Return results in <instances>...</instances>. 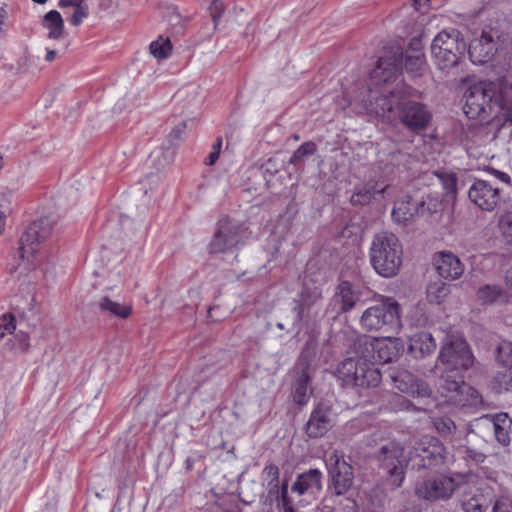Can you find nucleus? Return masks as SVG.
<instances>
[{"label":"nucleus","instance_id":"51","mask_svg":"<svg viewBox=\"0 0 512 512\" xmlns=\"http://www.w3.org/2000/svg\"><path fill=\"white\" fill-rule=\"evenodd\" d=\"M84 3V0H60V7H73L76 8Z\"/></svg>","mask_w":512,"mask_h":512},{"label":"nucleus","instance_id":"42","mask_svg":"<svg viewBox=\"0 0 512 512\" xmlns=\"http://www.w3.org/2000/svg\"><path fill=\"white\" fill-rule=\"evenodd\" d=\"M436 430L443 436L450 435L456 429L455 423L447 417H440L434 420Z\"/></svg>","mask_w":512,"mask_h":512},{"label":"nucleus","instance_id":"7","mask_svg":"<svg viewBox=\"0 0 512 512\" xmlns=\"http://www.w3.org/2000/svg\"><path fill=\"white\" fill-rule=\"evenodd\" d=\"M466 48V42L458 30H443L432 41L431 55L437 67L446 70L459 63Z\"/></svg>","mask_w":512,"mask_h":512},{"label":"nucleus","instance_id":"39","mask_svg":"<svg viewBox=\"0 0 512 512\" xmlns=\"http://www.w3.org/2000/svg\"><path fill=\"white\" fill-rule=\"evenodd\" d=\"M172 51V44L169 38L159 37L150 44V52L157 59H166Z\"/></svg>","mask_w":512,"mask_h":512},{"label":"nucleus","instance_id":"23","mask_svg":"<svg viewBox=\"0 0 512 512\" xmlns=\"http://www.w3.org/2000/svg\"><path fill=\"white\" fill-rule=\"evenodd\" d=\"M477 299L484 305H503L510 301V294L500 285L485 284L478 288Z\"/></svg>","mask_w":512,"mask_h":512},{"label":"nucleus","instance_id":"62","mask_svg":"<svg viewBox=\"0 0 512 512\" xmlns=\"http://www.w3.org/2000/svg\"><path fill=\"white\" fill-rule=\"evenodd\" d=\"M193 462H194V461H193V459H192V458H190V457H188V458L186 459V466H187V469H192Z\"/></svg>","mask_w":512,"mask_h":512},{"label":"nucleus","instance_id":"43","mask_svg":"<svg viewBox=\"0 0 512 512\" xmlns=\"http://www.w3.org/2000/svg\"><path fill=\"white\" fill-rule=\"evenodd\" d=\"M186 129L187 124L185 121H182L174 126V128L168 134V141L172 146L178 145L184 140Z\"/></svg>","mask_w":512,"mask_h":512},{"label":"nucleus","instance_id":"38","mask_svg":"<svg viewBox=\"0 0 512 512\" xmlns=\"http://www.w3.org/2000/svg\"><path fill=\"white\" fill-rule=\"evenodd\" d=\"M262 474L265 480H267L269 494L273 495L274 493H278L280 475L278 466L274 464H268L264 467Z\"/></svg>","mask_w":512,"mask_h":512},{"label":"nucleus","instance_id":"21","mask_svg":"<svg viewBox=\"0 0 512 512\" xmlns=\"http://www.w3.org/2000/svg\"><path fill=\"white\" fill-rule=\"evenodd\" d=\"M371 347V358L375 361L387 363L393 361L399 354L397 343L390 336L381 339H371L365 342Z\"/></svg>","mask_w":512,"mask_h":512},{"label":"nucleus","instance_id":"58","mask_svg":"<svg viewBox=\"0 0 512 512\" xmlns=\"http://www.w3.org/2000/svg\"><path fill=\"white\" fill-rule=\"evenodd\" d=\"M400 157H404V154L401 153L400 151L393 152L391 154V161L395 162V164L398 165L400 163V160H399Z\"/></svg>","mask_w":512,"mask_h":512},{"label":"nucleus","instance_id":"25","mask_svg":"<svg viewBox=\"0 0 512 512\" xmlns=\"http://www.w3.org/2000/svg\"><path fill=\"white\" fill-rule=\"evenodd\" d=\"M440 371V388L446 392L444 396L451 403V398L458 394L466 384L464 381L463 371H446L445 369H438Z\"/></svg>","mask_w":512,"mask_h":512},{"label":"nucleus","instance_id":"13","mask_svg":"<svg viewBox=\"0 0 512 512\" xmlns=\"http://www.w3.org/2000/svg\"><path fill=\"white\" fill-rule=\"evenodd\" d=\"M469 200L479 209L492 212L502 202V189L488 180L475 179L468 190Z\"/></svg>","mask_w":512,"mask_h":512},{"label":"nucleus","instance_id":"57","mask_svg":"<svg viewBox=\"0 0 512 512\" xmlns=\"http://www.w3.org/2000/svg\"><path fill=\"white\" fill-rule=\"evenodd\" d=\"M504 118L506 122L512 123V104L506 108Z\"/></svg>","mask_w":512,"mask_h":512},{"label":"nucleus","instance_id":"31","mask_svg":"<svg viewBox=\"0 0 512 512\" xmlns=\"http://www.w3.org/2000/svg\"><path fill=\"white\" fill-rule=\"evenodd\" d=\"M99 309L102 312L110 313L113 316L126 319L131 315L132 307L111 300L109 297H102L98 302Z\"/></svg>","mask_w":512,"mask_h":512},{"label":"nucleus","instance_id":"33","mask_svg":"<svg viewBox=\"0 0 512 512\" xmlns=\"http://www.w3.org/2000/svg\"><path fill=\"white\" fill-rule=\"evenodd\" d=\"M450 285L441 280L430 283L427 286V299L430 303L441 304L450 294Z\"/></svg>","mask_w":512,"mask_h":512},{"label":"nucleus","instance_id":"64","mask_svg":"<svg viewBox=\"0 0 512 512\" xmlns=\"http://www.w3.org/2000/svg\"><path fill=\"white\" fill-rule=\"evenodd\" d=\"M36 3L44 4L47 0H33Z\"/></svg>","mask_w":512,"mask_h":512},{"label":"nucleus","instance_id":"54","mask_svg":"<svg viewBox=\"0 0 512 512\" xmlns=\"http://www.w3.org/2000/svg\"><path fill=\"white\" fill-rule=\"evenodd\" d=\"M276 495L280 494V495H286L288 494V480H285L281 486L279 485V491L278 493H275Z\"/></svg>","mask_w":512,"mask_h":512},{"label":"nucleus","instance_id":"44","mask_svg":"<svg viewBox=\"0 0 512 512\" xmlns=\"http://www.w3.org/2000/svg\"><path fill=\"white\" fill-rule=\"evenodd\" d=\"M16 329L15 318L11 314L0 317V340L6 335L12 334Z\"/></svg>","mask_w":512,"mask_h":512},{"label":"nucleus","instance_id":"63","mask_svg":"<svg viewBox=\"0 0 512 512\" xmlns=\"http://www.w3.org/2000/svg\"><path fill=\"white\" fill-rule=\"evenodd\" d=\"M292 137L295 141H298L300 139V136L298 134H294Z\"/></svg>","mask_w":512,"mask_h":512},{"label":"nucleus","instance_id":"59","mask_svg":"<svg viewBox=\"0 0 512 512\" xmlns=\"http://www.w3.org/2000/svg\"><path fill=\"white\" fill-rule=\"evenodd\" d=\"M57 52L55 50H47L45 60L51 62L55 59Z\"/></svg>","mask_w":512,"mask_h":512},{"label":"nucleus","instance_id":"18","mask_svg":"<svg viewBox=\"0 0 512 512\" xmlns=\"http://www.w3.org/2000/svg\"><path fill=\"white\" fill-rule=\"evenodd\" d=\"M433 266L438 275L445 280L459 279L465 270L461 260L450 251H440L433 256Z\"/></svg>","mask_w":512,"mask_h":512},{"label":"nucleus","instance_id":"17","mask_svg":"<svg viewBox=\"0 0 512 512\" xmlns=\"http://www.w3.org/2000/svg\"><path fill=\"white\" fill-rule=\"evenodd\" d=\"M394 386L401 392L417 397H429L431 390L428 384L416 378L410 371L406 369H391L389 371Z\"/></svg>","mask_w":512,"mask_h":512},{"label":"nucleus","instance_id":"50","mask_svg":"<svg viewBox=\"0 0 512 512\" xmlns=\"http://www.w3.org/2000/svg\"><path fill=\"white\" fill-rule=\"evenodd\" d=\"M466 455L471 458L473 461L479 463V462H483L484 459H485V455L483 453H480V452H476L474 450H471L469 448H466Z\"/></svg>","mask_w":512,"mask_h":512},{"label":"nucleus","instance_id":"28","mask_svg":"<svg viewBox=\"0 0 512 512\" xmlns=\"http://www.w3.org/2000/svg\"><path fill=\"white\" fill-rule=\"evenodd\" d=\"M436 349V342L428 332H421L410 339L409 351L415 358L430 355Z\"/></svg>","mask_w":512,"mask_h":512},{"label":"nucleus","instance_id":"30","mask_svg":"<svg viewBox=\"0 0 512 512\" xmlns=\"http://www.w3.org/2000/svg\"><path fill=\"white\" fill-rule=\"evenodd\" d=\"M511 419L506 413H500L493 417V429L497 441L507 446L510 444Z\"/></svg>","mask_w":512,"mask_h":512},{"label":"nucleus","instance_id":"11","mask_svg":"<svg viewBox=\"0 0 512 512\" xmlns=\"http://www.w3.org/2000/svg\"><path fill=\"white\" fill-rule=\"evenodd\" d=\"M247 238L246 227L229 217L218 221L217 230L209 244L211 254L225 253L243 245Z\"/></svg>","mask_w":512,"mask_h":512},{"label":"nucleus","instance_id":"37","mask_svg":"<svg viewBox=\"0 0 512 512\" xmlns=\"http://www.w3.org/2000/svg\"><path fill=\"white\" fill-rule=\"evenodd\" d=\"M491 501H488L482 494H477L463 501L462 508L464 512H485Z\"/></svg>","mask_w":512,"mask_h":512},{"label":"nucleus","instance_id":"45","mask_svg":"<svg viewBox=\"0 0 512 512\" xmlns=\"http://www.w3.org/2000/svg\"><path fill=\"white\" fill-rule=\"evenodd\" d=\"M225 7L221 0H213L210 7L209 12L214 22L215 27L218 25L222 14L224 13Z\"/></svg>","mask_w":512,"mask_h":512},{"label":"nucleus","instance_id":"6","mask_svg":"<svg viewBox=\"0 0 512 512\" xmlns=\"http://www.w3.org/2000/svg\"><path fill=\"white\" fill-rule=\"evenodd\" d=\"M336 376L343 386L370 388L381 382V372L373 363L363 357L343 360L337 368Z\"/></svg>","mask_w":512,"mask_h":512},{"label":"nucleus","instance_id":"41","mask_svg":"<svg viewBox=\"0 0 512 512\" xmlns=\"http://www.w3.org/2000/svg\"><path fill=\"white\" fill-rule=\"evenodd\" d=\"M498 227L502 237L512 245V211H506L500 215Z\"/></svg>","mask_w":512,"mask_h":512},{"label":"nucleus","instance_id":"2","mask_svg":"<svg viewBox=\"0 0 512 512\" xmlns=\"http://www.w3.org/2000/svg\"><path fill=\"white\" fill-rule=\"evenodd\" d=\"M403 60L407 74L413 78L423 75L426 70V59L419 40L414 39L405 53L397 49L380 57L372 71V78L379 82H390L400 73Z\"/></svg>","mask_w":512,"mask_h":512},{"label":"nucleus","instance_id":"46","mask_svg":"<svg viewBox=\"0 0 512 512\" xmlns=\"http://www.w3.org/2000/svg\"><path fill=\"white\" fill-rule=\"evenodd\" d=\"M88 16V8L83 3L80 6L74 8V12L71 16L70 22L74 26H78L82 23L83 19Z\"/></svg>","mask_w":512,"mask_h":512},{"label":"nucleus","instance_id":"14","mask_svg":"<svg viewBox=\"0 0 512 512\" xmlns=\"http://www.w3.org/2000/svg\"><path fill=\"white\" fill-rule=\"evenodd\" d=\"M402 91L392 90L377 94L372 90L369 93V98L365 104V109L368 114L382 119L388 123H394L396 113V103L401 97Z\"/></svg>","mask_w":512,"mask_h":512},{"label":"nucleus","instance_id":"4","mask_svg":"<svg viewBox=\"0 0 512 512\" xmlns=\"http://www.w3.org/2000/svg\"><path fill=\"white\" fill-rule=\"evenodd\" d=\"M360 324L367 331L397 333L401 326V308L392 297L380 296L379 301L361 315Z\"/></svg>","mask_w":512,"mask_h":512},{"label":"nucleus","instance_id":"19","mask_svg":"<svg viewBox=\"0 0 512 512\" xmlns=\"http://www.w3.org/2000/svg\"><path fill=\"white\" fill-rule=\"evenodd\" d=\"M332 427L330 406L319 403L312 410L305 426V432L309 438H320Z\"/></svg>","mask_w":512,"mask_h":512},{"label":"nucleus","instance_id":"1","mask_svg":"<svg viewBox=\"0 0 512 512\" xmlns=\"http://www.w3.org/2000/svg\"><path fill=\"white\" fill-rule=\"evenodd\" d=\"M377 457L386 482L392 489H397L404 482L408 462L416 470L436 467L444 463L446 449L438 439L423 437L414 444L409 457L405 456L403 446L397 442L381 446Z\"/></svg>","mask_w":512,"mask_h":512},{"label":"nucleus","instance_id":"61","mask_svg":"<svg viewBox=\"0 0 512 512\" xmlns=\"http://www.w3.org/2000/svg\"><path fill=\"white\" fill-rule=\"evenodd\" d=\"M4 226H5V214L2 211H0V234L4 230Z\"/></svg>","mask_w":512,"mask_h":512},{"label":"nucleus","instance_id":"12","mask_svg":"<svg viewBox=\"0 0 512 512\" xmlns=\"http://www.w3.org/2000/svg\"><path fill=\"white\" fill-rule=\"evenodd\" d=\"M330 489L337 496L345 495L354 482L353 467L347 463L344 456L334 450L327 459Z\"/></svg>","mask_w":512,"mask_h":512},{"label":"nucleus","instance_id":"3","mask_svg":"<svg viewBox=\"0 0 512 512\" xmlns=\"http://www.w3.org/2000/svg\"><path fill=\"white\" fill-rule=\"evenodd\" d=\"M369 255L374 270L390 278L398 273L402 265L403 249L395 234L382 231L373 237Z\"/></svg>","mask_w":512,"mask_h":512},{"label":"nucleus","instance_id":"22","mask_svg":"<svg viewBox=\"0 0 512 512\" xmlns=\"http://www.w3.org/2000/svg\"><path fill=\"white\" fill-rule=\"evenodd\" d=\"M322 477V472L316 468L299 474L292 485V491L299 495L320 492L322 490Z\"/></svg>","mask_w":512,"mask_h":512},{"label":"nucleus","instance_id":"52","mask_svg":"<svg viewBox=\"0 0 512 512\" xmlns=\"http://www.w3.org/2000/svg\"><path fill=\"white\" fill-rule=\"evenodd\" d=\"M279 501L281 502V505H282V508H283V511L285 509H287L288 507H292V500L291 498L289 497L288 494L285 495H279Z\"/></svg>","mask_w":512,"mask_h":512},{"label":"nucleus","instance_id":"24","mask_svg":"<svg viewBox=\"0 0 512 512\" xmlns=\"http://www.w3.org/2000/svg\"><path fill=\"white\" fill-rule=\"evenodd\" d=\"M388 188L389 185L386 184L383 180L376 181L371 179L352 195L351 201L354 204H369L372 199H376L378 196H383Z\"/></svg>","mask_w":512,"mask_h":512},{"label":"nucleus","instance_id":"53","mask_svg":"<svg viewBox=\"0 0 512 512\" xmlns=\"http://www.w3.org/2000/svg\"><path fill=\"white\" fill-rule=\"evenodd\" d=\"M219 156L220 154L218 153V151H212L206 158L205 164L209 166L214 165L218 160Z\"/></svg>","mask_w":512,"mask_h":512},{"label":"nucleus","instance_id":"32","mask_svg":"<svg viewBox=\"0 0 512 512\" xmlns=\"http://www.w3.org/2000/svg\"><path fill=\"white\" fill-rule=\"evenodd\" d=\"M44 26L49 30L50 39H58L62 36L64 22L61 14L56 10H51L44 16Z\"/></svg>","mask_w":512,"mask_h":512},{"label":"nucleus","instance_id":"48","mask_svg":"<svg viewBox=\"0 0 512 512\" xmlns=\"http://www.w3.org/2000/svg\"><path fill=\"white\" fill-rule=\"evenodd\" d=\"M503 381L500 382V387L504 390H512V372H506L502 375Z\"/></svg>","mask_w":512,"mask_h":512},{"label":"nucleus","instance_id":"9","mask_svg":"<svg viewBox=\"0 0 512 512\" xmlns=\"http://www.w3.org/2000/svg\"><path fill=\"white\" fill-rule=\"evenodd\" d=\"M473 361L468 343L461 337L448 335L443 341L435 369L464 371L472 366Z\"/></svg>","mask_w":512,"mask_h":512},{"label":"nucleus","instance_id":"47","mask_svg":"<svg viewBox=\"0 0 512 512\" xmlns=\"http://www.w3.org/2000/svg\"><path fill=\"white\" fill-rule=\"evenodd\" d=\"M492 512H512V499L500 497L495 500Z\"/></svg>","mask_w":512,"mask_h":512},{"label":"nucleus","instance_id":"16","mask_svg":"<svg viewBox=\"0 0 512 512\" xmlns=\"http://www.w3.org/2000/svg\"><path fill=\"white\" fill-rule=\"evenodd\" d=\"M360 298L361 292L350 281L342 280L335 288L328 309L336 315L347 313L355 308Z\"/></svg>","mask_w":512,"mask_h":512},{"label":"nucleus","instance_id":"15","mask_svg":"<svg viewBox=\"0 0 512 512\" xmlns=\"http://www.w3.org/2000/svg\"><path fill=\"white\" fill-rule=\"evenodd\" d=\"M456 489V482L451 477L439 476L422 480L416 484L415 494L417 497L428 500L449 499Z\"/></svg>","mask_w":512,"mask_h":512},{"label":"nucleus","instance_id":"55","mask_svg":"<svg viewBox=\"0 0 512 512\" xmlns=\"http://www.w3.org/2000/svg\"><path fill=\"white\" fill-rule=\"evenodd\" d=\"M19 336H20V342H21L22 349L27 350L29 347L28 336L23 333Z\"/></svg>","mask_w":512,"mask_h":512},{"label":"nucleus","instance_id":"49","mask_svg":"<svg viewBox=\"0 0 512 512\" xmlns=\"http://www.w3.org/2000/svg\"><path fill=\"white\" fill-rule=\"evenodd\" d=\"M491 171H492V174L497 179H499L502 183H504L506 185H510L511 184V177L509 176V174H507L505 172H502V171H499V170H496V169H491Z\"/></svg>","mask_w":512,"mask_h":512},{"label":"nucleus","instance_id":"29","mask_svg":"<svg viewBox=\"0 0 512 512\" xmlns=\"http://www.w3.org/2000/svg\"><path fill=\"white\" fill-rule=\"evenodd\" d=\"M451 403L461 407H477L482 404V397L476 389L465 384L460 392L451 398Z\"/></svg>","mask_w":512,"mask_h":512},{"label":"nucleus","instance_id":"8","mask_svg":"<svg viewBox=\"0 0 512 512\" xmlns=\"http://www.w3.org/2000/svg\"><path fill=\"white\" fill-rule=\"evenodd\" d=\"M410 95L406 90L396 103L395 121L411 133L419 134L425 131L432 120V113L426 104L408 99Z\"/></svg>","mask_w":512,"mask_h":512},{"label":"nucleus","instance_id":"27","mask_svg":"<svg viewBox=\"0 0 512 512\" xmlns=\"http://www.w3.org/2000/svg\"><path fill=\"white\" fill-rule=\"evenodd\" d=\"M320 299H322V289L319 286L304 283L300 292V300L296 302L297 304L294 307L296 321L301 322L303 320L305 307H311Z\"/></svg>","mask_w":512,"mask_h":512},{"label":"nucleus","instance_id":"10","mask_svg":"<svg viewBox=\"0 0 512 512\" xmlns=\"http://www.w3.org/2000/svg\"><path fill=\"white\" fill-rule=\"evenodd\" d=\"M54 222L49 217H43L28 225L20 238L19 255L22 261H27L34 268L40 260L36 253L41 242L46 240L52 230Z\"/></svg>","mask_w":512,"mask_h":512},{"label":"nucleus","instance_id":"20","mask_svg":"<svg viewBox=\"0 0 512 512\" xmlns=\"http://www.w3.org/2000/svg\"><path fill=\"white\" fill-rule=\"evenodd\" d=\"M309 382V364L305 362L298 363L295 367V380L292 388V396L294 402L300 406L307 404L312 393V389L309 387Z\"/></svg>","mask_w":512,"mask_h":512},{"label":"nucleus","instance_id":"26","mask_svg":"<svg viewBox=\"0 0 512 512\" xmlns=\"http://www.w3.org/2000/svg\"><path fill=\"white\" fill-rule=\"evenodd\" d=\"M493 43L490 35L483 33L479 39L472 41L468 53L473 63H485L493 55Z\"/></svg>","mask_w":512,"mask_h":512},{"label":"nucleus","instance_id":"56","mask_svg":"<svg viewBox=\"0 0 512 512\" xmlns=\"http://www.w3.org/2000/svg\"><path fill=\"white\" fill-rule=\"evenodd\" d=\"M5 17H6V11L4 9L0 8V37L3 36V34H4L3 24H4Z\"/></svg>","mask_w":512,"mask_h":512},{"label":"nucleus","instance_id":"34","mask_svg":"<svg viewBox=\"0 0 512 512\" xmlns=\"http://www.w3.org/2000/svg\"><path fill=\"white\" fill-rule=\"evenodd\" d=\"M415 207L408 200H397L392 210V218L397 223H405L414 215Z\"/></svg>","mask_w":512,"mask_h":512},{"label":"nucleus","instance_id":"60","mask_svg":"<svg viewBox=\"0 0 512 512\" xmlns=\"http://www.w3.org/2000/svg\"><path fill=\"white\" fill-rule=\"evenodd\" d=\"M221 147H222V138L218 137L212 147V149H213L212 151H218V153L220 154Z\"/></svg>","mask_w":512,"mask_h":512},{"label":"nucleus","instance_id":"36","mask_svg":"<svg viewBox=\"0 0 512 512\" xmlns=\"http://www.w3.org/2000/svg\"><path fill=\"white\" fill-rule=\"evenodd\" d=\"M494 355L499 365L512 369V342H500L495 349Z\"/></svg>","mask_w":512,"mask_h":512},{"label":"nucleus","instance_id":"35","mask_svg":"<svg viewBox=\"0 0 512 512\" xmlns=\"http://www.w3.org/2000/svg\"><path fill=\"white\" fill-rule=\"evenodd\" d=\"M435 176L440 181L446 196L455 197L457 194V176L453 172L436 171Z\"/></svg>","mask_w":512,"mask_h":512},{"label":"nucleus","instance_id":"40","mask_svg":"<svg viewBox=\"0 0 512 512\" xmlns=\"http://www.w3.org/2000/svg\"><path fill=\"white\" fill-rule=\"evenodd\" d=\"M317 151V146L313 141H306L301 144L291 156L289 163L297 165L306 157L312 156Z\"/></svg>","mask_w":512,"mask_h":512},{"label":"nucleus","instance_id":"5","mask_svg":"<svg viewBox=\"0 0 512 512\" xmlns=\"http://www.w3.org/2000/svg\"><path fill=\"white\" fill-rule=\"evenodd\" d=\"M503 80L498 82L479 81L470 85L465 94L464 113L471 119L485 118L489 115L493 105L501 104L499 88Z\"/></svg>","mask_w":512,"mask_h":512}]
</instances>
